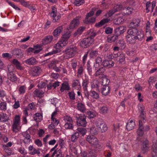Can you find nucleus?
I'll return each instance as SVG.
<instances>
[{"instance_id": "nucleus-60", "label": "nucleus", "mask_w": 157, "mask_h": 157, "mask_svg": "<svg viewBox=\"0 0 157 157\" xmlns=\"http://www.w3.org/2000/svg\"><path fill=\"white\" fill-rule=\"evenodd\" d=\"M118 44L120 45L121 48H124L125 47V43L123 40H120L118 42Z\"/></svg>"}, {"instance_id": "nucleus-3", "label": "nucleus", "mask_w": 157, "mask_h": 157, "mask_svg": "<svg viewBox=\"0 0 157 157\" xmlns=\"http://www.w3.org/2000/svg\"><path fill=\"white\" fill-rule=\"evenodd\" d=\"M96 124L98 129L101 132H105L107 130V127L106 124L101 120L98 119L97 121Z\"/></svg>"}, {"instance_id": "nucleus-6", "label": "nucleus", "mask_w": 157, "mask_h": 157, "mask_svg": "<svg viewBox=\"0 0 157 157\" xmlns=\"http://www.w3.org/2000/svg\"><path fill=\"white\" fill-rule=\"evenodd\" d=\"M77 122L78 126L85 127L87 122L86 120V117L84 115H82L78 117H76Z\"/></svg>"}, {"instance_id": "nucleus-44", "label": "nucleus", "mask_w": 157, "mask_h": 157, "mask_svg": "<svg viewBox=\"0 0 157 157\" xmlns=\"http://www.w3.org/2000/svg\"><path fill=\"white\" fill-rule=\"evenodd\" d=\"M109 82V81L106 78H102L101 82V85L103 86H108V85Z\"/></svg>"}, {"instance_id": "nucleus-4", "label": "nucleus", "mask_w": 157, "mask_h": 157, "mask_svg": "<svg viewBox=\"0 0 157 157\" xmlns=\"http://www.w3.org/2000/svg\"><path fill=\"white\" fill-rule=\"evenodd\" d=\"M130 28L127 31L128 34L131 36H139L140 34H142V36L141 38V39L142 40L144 37V34L143 32L141 30L139 31L137 29L135 28Z\"/></svg>"}, {"instance_id": "nucleus-58", "label": "nucleus", "mask_w": 157, "mask_h": 157, "mask_svg": "<svg viewBox=\"0 0 157 157\" xmlns=\"http://www.w3.org/2000/svg\"><path fill=\"white\" fill-rule=\"evenodd\" d=\"M70 98L71 100H74L75 99V94L74 92H69L68 93Z\"/></svg>"}, {"instance_id": "nucleus-49", "label": "nucleus", "mask_w": 157, "mask_h": 157, "mask_svg": "<svg viewBox=\"0 0 157 157\" xmlns=\"http://www.w3.org/2000/svg\"><path fill=\"white\" fill-rule=\"evenodd\" d=\"M115 12H116V11L114 10L113 8V9L110 10L107 13L105 14V16L107 17H109L111 16Z\"/></svg>"}, {"instance_id": "nucleus-62", "label": "nucleus", "mask_w": 157, "mask_h": 157, "mask_svg": "<svg viewBox=\"0 0 157 157\" xmlns=\"http://www.w3.org/2000/svg\"><path fill=\"white\" fill-rule=\"evenodd\" d=\"M113 30L112 28L108 27L105 29V32L107 34H110L112 33Z\"/></svg>"}, {"instance_id": "nucleus-21", "label": "nucleus", "mask_w": 157, "mask_h": 157, "mask_svg": "<svg viewBox=\"0 0 157 157\" xmlns=\"http://www.w3.org/2000/svg\"><path fill=\"white\" fill-rule=\"evenodd\" d=\"M72 87L78 90H80L81 86L79 81L77 79L74 80L72 83Z\"/></svg>"}, {"instance_id": "nucleus-45", "label": "nucleus", "mask_w": 157, "mask_h": 157, "mask_svg": "<svg viewBox=\"0 0 157 157\" xmlns=\"http://www.w3.org/2000/svg\"><path fill=\"white\" fill-rule=\"evenodd\" d=\"M105 69L104 68L102 67L100 68L94 74L95 76H97L98 75L102 74L104 71Z\"/></svg>"}, {"instance_id": "nucleus-39", "label": "nucleus", "mask_w": 157, "mask_h": 157, "mask_svg": "<svg viewBox=\"0 0 157 157\" xmlns=\"http://www.w3.org/2000/svg\"><path fill=\"white\" fill-rule=\"evenodd\" d=\"M12 54L16 56H21L23 55L21 49H15L12 51Z\"/></svg>"}, {"instance_id": "nucleus-34", "label": "nucleus", "mask_w": 157, "mask_h": 157, "mask_svg": "<svg viewBox=\"0 0 157 157\" xmlns=\"http://www.w3.org/2000/svg\"><path fill=\"white\" fill-rule=\"evenodd\" d=\"M9 119V117L6 114L3 113L0 114V121L2 122H6Z\"/></svg>"}, {"instance_id": "nucleus-38", "label": "nucleus", "mask_w": 157, "mask_h": 157, "mask_svg": "<svg viewBox=\"0 0 157 157\" xmlns=\"http://www.w3.org/2000/svg\"><path fill=\"white\" fill-rule=\"evenodd\" d=\"M77 108L78 110L83 112L86 110L85 105L81 103H78L77 104Z\"/></svg>"}, {"instance_id": "nucleus-63", "label": "nucleus", "mask_w": 157, "mask_h": 157, "mask_svg": "<svg viewBox=\"0 0 157 157\" xmlns=\"http://www.w3.org/2000/svg\"><path fill=\"white\" fill-rule=\"evenodd\" d=\"M5 151L6 152L8 156L10 155L13 154L12 151L10 148H6L5 149Z\"/></svg>"}, {"instance_id": "nucleus-7", "label": "nucleus", "mask_w": 157, "mask_h": 157, "mask_svg": "<svg viewBox=\"0 0 157 157\" xmlns=\"http://www.w3.org/2000/svg\"><path fill=\"white\" fill-rule=\"evenodd\" d=\"M42 71L41 68L38 66H35L29 71L30 74L33 76L39 75Z\"/></svg>"}, {"instance_id": "nucleus-53", "label": "nucleus", "mask_w": 157, "mask_h": 157, "mask_svg": "<svg viewBox=\"0 0 157 157\" xmlns=\"http://www.w3.org/2000/svg\"><path fill=\"white\" fill-rule=\"evenodd\" d=\"M95 21V18L94 17H91L88 19H86L85 23L86 24L94 22Z\"/></svg>"}, {"instance_id": "nucleus-1", "label": "nucleus", "mask_w": 157, "mask_h": 157, "mask_svg": "<svg viewBox=\"0 0 157 157\" xmlns=\"http://www.w3.org/2000/svg\"><path fill=\"white\" fill-rule=\"evenodd\" d=\"M70 36L71 32L70 31H68L65 32L62 35L61 40L55 45L54 48L60 49L66 45Z\"/></svg>"}, {"instance_id": "nucleus-15", "label": "nucleus", "mask_w": 157, "mask_h": 157, "mask_svg": "<svg viewBox=\"0 0 157 157\" xmlns=\"http://www.w3.org/2000/svg\"><path fill=\"white\" fill-rule=\"evenodd\" d=\"M143 128L144 126L142 124V121L141 120H139V127L137 131L138 136H141L143 135L144 133V131L143 130Z\"/></svg>"}, {"instance_id": "nucleus-61", "label": "nucleus", "mask_w": 157, "mask_h": 157, "mask_svg": "<svg viewBox=\"0 0 157 157\" xmlns=\"http://www.w3.org/2000/svg\"><path fill=\"white\" fill-rule=\"evenodd\" d=\"M120 127V125L119 124H114V131H115V132H118L119 131Z\"/></svg>"}, {"instance_id": "nucleus-22", "label": "nucleus", "mask_w": 157, "mask_h": 157, "mask_svg": "<svg viewBox=\"0 0 157 157\" xmlns=\"http://www.w3.org/2000/svg\"><path fill=\"white\" fill-rule=\"evenodd\" d=\"M135 123L133 121L129 120L126 125V128L128 130L132 129L135 126Z\"/></svg>"}, {"instance_id": "nucleus-32", "label": "nucleus", "mask_w": 157, "mask_h": 157, "mask_svg": "<svg viewBox=\"0 0 157 157\" xmlns=\"http://www.w3.org/2000/svg\"><path fill=\"white\" fill-rule=\"evenodd\" d=\"M13 63L16 66L17 69L22 70L23 69V68L21 66L20 63L16 59H14L13 61Z\"/></svg>"}, {"instance_id": "nucleus-18", "label": "nucleus", "mask_w": 157, "mask_h": 157, "mask_svg": "<svg viewBox=\"0 0 157 157\" xmlns=\"http://www.w3.org/2000/svg\"><path fill=\"white\" fill-rule=\"evenodd\" d=\"M116 60L117 63L123 64L125 62V57L123 54H120L117 57Z\"/></svg>"}, {"instance_id": "nucleus-10", "label": "nucleus", "mask_w": 157, "mask_h": 157, "mask_svg": "<svg viewBox=\"0 0 157 157\" xmlns=\"http://www.w3.org/2000/svg\"><path fill=\"white\" fill-rule=\"evenodd\" d=\"M149 147V142L148 141L146 140L144 141L142 143L141 147V150L142 152L144 154L148 150Z\"/></svg>"}, {"instance_id": "nucleus-8", "label": "nucleus", "mask_w": 157, "mask_h": 157, "mask_svg": "<svg viewBox=\"0 0 157 157\" xmlns=\"http://www.w3.org/2000/svg\"><path fill=\"white\" fill-rule=\"evenodd\" d=\"M11 67V66L8 67V78L12 82H14L16 81L17 80V78L13 74V71L11 69H10V68Z\"/></svg>"}, {"instance_id": "nucleus-43", "label": "nucleus", "mask_w": 157, "mask_h": 157, "mask_svg": "<svg viewBox=\"0 0 157 157\" xmlns=\"http://www.w3.org/2000/svg\"><path fill=\"white\" fill-rule=\"evenodd\" d=\"M124 21V19L121 17H119L114 19V22L116 25H118L122 24Z\"/></svg>"}, {"instance_id": "nucleus-19", "label": "nucleus", "mask_w": 157, "mask_h": 157, "mask_svg": "<svg viewBox=\"0 0 157 157\" xmlns=\"http://www.w3.org/2000/svg\"><path fill=\"white\" fill-rule=\"evenodd\" d=\"M110 88L109 86H103L101 90L102 94L106 96L108 95L110 92Z\"/></svg>"}, {"instance_id": "nucleus-9", "label": "nucleus", "mask_w": 157, "mask_h": 157, "mask_svg": "<svg viewBox=\"0 0 157 157\" xmlns=\"http://www.w3.org/2000/svg\"><path fill=\"white\" fill-rule=\"evenodd\" d=\"M90 38H85L83 39L80 43L82 47L86 48L90 46L91 44Z\"/></svg>"}, {"instance_id": "nucleus-36", "label": "nucleus", "mask_w": 157, "mask_h": 157, "mask_svg": "<svg viewBox=\"0 0 157 157\" xmlns=\"http://www.w3.org/2000/svg\"><path fill=\"white\" fill-rule=\"evenodd\" d=\"M74 123H66L64 124V127L66 129L73 130L74 128Z\"/></svg>"}, {"instance_id": "nucleus-25", "label": "nucleus", "mask_w": 157, "mask_h": 157, "mask_svg": "<svg viewBox=\"0 0 157 157\" xmlns=\"http://www.w3.org/2000/svg\"><path fill=\"white\" fill-rule=\"evenodd\" d=\"M110 20L108 18L104 19L98 23H96L95 26L97 27H99L102 26L104 24L108 23Z\"/></svg>"}, {"instance_id": "nucleus-17", "label": "nucleus", "mask_w": 157, "mask_h": 157, "mask_svg": "<svg viewBox=\"0 0 157 157\" xmlns=\"http://www.w3.org/2000/svg\"><path fill=\"white\" fill-rule=\"evenodd\" d=\"M79 24V20L78 17L74 19L71 22L70 24V29H73Z\"/></svg>"}, {"instance_id": "nucleus-2", "label": "nucleus", "mask_w": 157, "mask_h": 157, "mask_svg": "<svg viewBox=\"0 0 157 157\" xmlns=\"http://www.w3.org/2000/svg\"><path fill=\"white\" fill-rule=\"evenodd\" d=\"M76 51L77 48L73 45L68 47L65 50L64 58L67 59L73 57L75 55Z\"/></svg>"}, {"instance_id": "nucleus-56", "label": "nucleus", "mask_w": 157, "mask_h": 157, "mask_svg": "<svg viewBox=\"0 0 157 157\" xmlns=\"http://www.w3.org/2000/svg\"><path fill=\"white\" fill-rule=\"evenodd\" d=\"M58 61L56 60L52 61L49 64L48 67L49 68H53L54 67L56 66V63H58Z\"/></svg>"}, {"instance_id": "nucleus-52", "label": "nucleus", "mask_w": 157, "mask_h": 157, "mask_svg": "<svg viewBox=\"0 0 157 157\" xmlns=\"http://www.w3.org/2000/svg\"><path fill=\"white\" fill-rule=\"evenodd\" d=\"M116 12L122 9V6L121 5H117L115 6L113 8Z\"/></svg>"}, {"instance_id": "nucleus-57", "label": "nucleus", "mask_w": 157, "mask_h": 157, "mask_svg": "<svg viewBox=\"0 0 157 157\" xmlns=\"http://www.w3.org/2000/svg\"><path fill=\"white\" fill-rule=\"evenodd\" d=\"M6 103L5 102L0 103V108L2 110H5L6 109Z\"/></svg>"}, {"instance_id": "nucleus-64", "label": "nucleus", "mask_w": 157, "mask_h": 157, "mask_svg": "<svg viewBox=\"0 0 157 157\" xmlns=\"http://www.w3.org/2000/svg\"><path fill=\"white\" fill-rule=\"evenodd\" d=\"M153 151L155 153H157V144L155 142L154 143L152 146Z\"/></svg>"}, {"instance_id": "nucleus-14", "label": "nucleus", "mask_w": 157, "mask_h": 157, "mask_svg": "<svg viewBox=\"0 0 157 157\" xmlns=\"http://www.w3.org/2000/svg\"><path fill=\"white\" fill-rule=\"evenodd\" d=\"M102 65L105 67L110 68L113 67L114 63L111 60H105L102 62Z\"/></svg>"}, {"instance_id": "nucleus-26", "label": "nucleus", "mask_w": 157, "mask_h": 157, "mask_svg": "<svg viewBox=\"0 0 157 157\" xmlns=\"http://www.w3.org/2000/svg\"><path fill=\"white\" fill-rule=\"evenodd\" d=\"M85 28L84 27H80L78 28L77 31L74 33V36H78L80 35L85 30Z\"/></svg>"}, {"instance_id": "nucleus-46", "label": "nucleus", "mask_w": 157, "mask_h": 157, "mask_svg": "<svg viewBox=\"0 0 157 157\" xmlns=\"http://www.w3.org/2000/svg\"><path fill=\"white\" fill-rule=\"evenodd\" d=\"M108 110V109L105 106H103L101 107L100 108V112L102 114H105L107 113Z\"/></svg>"}, {"instance_id": "nucleus-41", "label": "nucleus", "mask_w": 157, "mask_h": 157, "mask_svg": "<svg viewBox=\"0 0 157 157\" xmlns=\"http://www.w3.org/2000/svg\"><path fill=\"white\" fill-rule=\"evenodd\" d=\"M77 132L79 133L82 136L84 135L86 132V129L84 128H78L77 129Z\"/></svg>"}, {"instance_id": "nucleus-54", "label": "nucleus", "mask_w": 157, "mask_h": 157, "mask_svg": "<svg viewBox=\"0 0 157 157\" xmlns=\"http://www.w3.org/2000/svg\"><path fill=\"white\" fill-rule=\"evenodd\" d=\"M90 132L92 134L96 135L98 134V132L96 128L94 127H92L90 128Z\"/></svg>"}, {"instance_id": "nucleus-27", "label": "nucleus", "mask_w": 157, "mask_h": 157, "mask_svg": "<svg viewBox=\"0 0 157 157\" xmlns=\"http://www.w3.org/2000/svg\"><path fill=\"white\" fill-rule=\"evenodd\" d=\"M35 96L38 97L40 98L42 97V95L43 94L44 92L40 89H36L33 92Z\"/></svg>"}, {"instance_id": "nucleus-28", "label": "nucleus", "mask_w": 157, "mask_h": 157, "mask_svg": "<svg viewBox=\"0 0 157 157\" xmlns=\"http://www.w3.org/2000/svg\"><path fill=\"white\" fill-rule=\"evenodd\" d=\"M97 153L94 149H89L88 150L87 153V157H96Z\"/></svg>"}, {"instance_id": "nucleus-29", "label": "nucleus", "mask_w": 157, "mask_h": 157, "mask_svg": "<svg viewBox=\"0 0 157 157\" xmlns=\"http://www.w3.org/2000/svg\"><path fill=\"white\" fill-rule=\"evenodd\" d=\"M63 29L62 26H60L56 29L53 32V35L54 36H58L62 30Z\"/></svg>"}, {"instance_id": "nucleus-59", "label": "nucleus", "mask_w": 157, "mask_h": 157, "mask_svg": "<svg viewBox=\"0 0 157 157\" xmlns=\"http://www.w3.org/2000/svg\"><path fill=\"white\" fill-rule=\"evenodd\" d=\"M88 81L87 79H85L83 81L82 83V86L84 89H87Z\"/></svg>"}, {"instance_id": "nucleus-23", "label": "nucleus", "mask_w": 157, "mask_h": 157, "mask_svg": "<svg viewBox=\"0 0 157 157\" xmlns=\"http://www.w3.org/2000/svg\"><path fill=\"white\" fill-rule=\"evenodd\" d=\"M23 135L24 137L23 140V142L25 144L29 143L30 141V136L27 132H24L23 133Z\"/></svg>"}, {"instance_id": "nucleus-37", "label": "nucleus", "mask_w": 157, "mask_h": 157, "mask_svg": "<svg viewBox=\"0 0 157 157\" xmlns=\"http://www.w3.org/2000/svg\"><path fill=\"white\" fill-rule=\"evenodd\" d=\"M79 137V133L77 132H76L71 136V140L72 142H75L76 141Z\"/></svg>"}, {"instance_id": "nucleus-33", "label": "nucleus", "mask_w": 157, "mask_h": 157, "mask_svg": "<svg viewBox=\"0 0 157 157\" xmlns=\"http://www.w3.org/2000/svg\"><path fill=\"white\" fill-rule=\"evenodd\" d=\"M98 91L96 92L94 90H91L90 92V95L93 98L98 99L99 98V94L98 93Z\"/></svg>"}, {"instance_id": "nucleus-20", "label": "nucleus", "mask_w": 157, "mask_h": 157, "mask_svg": "<svg viewBox=\"0 0 157 157\" xmlns=\"http://www.w3.org/2000/svg\"><path fill=\"white\" fill-rule=\"evenodd\" d=\"M36 59L33 57L27 59L25 61V62L26 64L29 65H35L36 64Z\"/></svg>"}, {"instance_id": "nucleus-35", "label": "nucleus", "mask_w": 157, "mask_h": 157, "mask_svg": "<svg viewBox=\"0 0 157 157\" xmlns=\"http://www.w3.org/2000/svg\"><path fill=\"white\" fill-rule=\"evenodd\" d=\"M96 144L94 145L95 148L94 150L98 153L102 149L103 145L102 144H100L98 141L97 142V144Z\"/></svg>"}, {"instance_id": "nucleus-55", "label": "nucleus", "mask_w": 157, "mask_h": 157, "mask_svg": "<svg viewBox=\"0 0 157 157\" xmlns=\"http://www.w3.org/2000/svg\"><path fill=\"white\" fill-rule=\"evenodd\" d=\"M98 54V52L97 51H92L89 55L90 57L93 58L94 56H96Z\"/></svg>"}, {"instance_id": "nucleus-13", "label": "nucleus", "mask_w": 157, "mask_h": 157, "mask_svg": "<svg viewBox=\"0 0 157 157\" xmlns=\"http://www.w3.org/2000/svg\"><path fill=\"white\" fill-rule=\"evenodd\" d=\"M126 28L124 26H120L116 28L114 30L115 35H120L123 34L126 30Z\"/></svg>"}, {"instance_id": "nucleus-16", "label": "nucleus", "mask_w": 157, "mask_h": 157, "mask_svg": "<svg viewBox=\"0 0 157 157\" xmlns=\"http://www.w3.org/2000/svg\"><path fill=\"white\" fill-rule=\"evenodd\" d=\"M100 84L97 80L94 79L91 82V87L93 89H96L97 91L99 92V86Z\"/></svg>"}, {"instance_id": "nucleus-11", "label": "nucleus", "mask_w": 157, "mask_h": 157, "mask_svg": "<svg viewBox=\"0 0 157 157\" xmlns=\"http://www.w3.org/2000/svg\"><path fill=\"white\" fill-rule=\"evenodd\" d=\"M86 140L90 144L94 145L98 141L97 139L93 136H88L86 138Z\"/></svg>"}, {"instance_id": "nucleus-48", "label": "nucleus", "mask_w": 157, "mask_h": 157, "mask_svg": "<svg viewBox=\"0 0 157 157\" xmlns=\"http://www.w3.org/2000/svg\"><path fill=\"white\" fill-rule=\"evenodd\" d=\"M69 87L66 83H63L62 84V86L61 87L60 90L61 92H63L65 90H69Z\"/></svg>"}, {"instance_id": "nucleus-51", "label": "nucleus", "mask_w": 157, "mask_h": 157, "mask_svg": "<svg viewBox=\"0 0 157 157\" xmlns=\"http://www.w3.org/2000/svg\"><path fill=\"white\" fill-rule=\"evenodd\" d=\"M50 15L51 17H53V19L52 20L54 22H55L56 21V19L55 18L56 16V13L55 11H54V10H53L52 11L51 13H50Z\"/></svg>"}, {"instance_id": "nucleus-42", "label": "nucleus", "mask_w": 157, "mask_h": 157, "mask_svg": "<svg viewBox=\"0 0 157 157\" xmlns=\"http://www.w3.org/2000/svg\"><path fill=\"white\" fill-rule=\"evenodd\" d=\"M63 120L66 123L71 122L74 123V121L72 118L69 116H65L63 117Z\"/></svg>"}, {"instance_id": "nucleus-12", "label": "nucleus", "mask_w": 157, "mask_h": 157, "mask_svg": "<svg viewBox=\"0 0 157 157\" xmlns=\"http://www.w3.org/2000/svg\"><path fill=\"white\" fill-rule=\"evenodd\" d=\"M140 20L139 19H134L132 20L128 25L130 28H136L139 26L140 23Z\"/></svg>"}, {"instance_id": "nucleus-40", "label": "nucleus", "mask_w": 157, "mask_h": 157, "mask_svg": "<svg viewBox=\"0 0 157 157\" xmlns=\"http://www.w3.org/2000/svg\"><path fill=\"white\" fill-rule=\"evenodd\" d=\"M70 148L71 151L73 152L75 155L77 154L78 152L77 147L75 146L73 144H71L70 145Z\"/></svg>"}, {"instance_id": "nucleus-24", "label": "nucleus", "mask_w": 157, "mask_h": 157, "mask_svg": "<svg viewBox=\"0 0 157 157\" xmlns=\"http://www.w3.org/2000/svg\"><path fill=\"white\" fill-rule=\"evenodd\" d=\"M53 39V36L51 35L47 36L42 40V44L43 45L46 44L50 43Z\"/></svg>"}, {"instance_id": "nucleus-30", "label": "nucleus", "mask_w": 157, "mask_h": 157, "mask_svg": "<svg viewBox=\"0 0 157 157\" xmlns=\"http://www.w3.org/2000/svg\"><path fill=\"white\" fill-rule=\"evenodd\" d=\"M102 59L100 57H98L95 59V63L94 66L96 68H98L99 66L102 65Z\"/></svg>"}, {"instance_id": "nucleus-50", "label": "nucleus", "mask_w": 157, "mask_h": 157, "mask_svg": "<svg viewBox=\"0 0 157 157\" xmlns=\"http://www.w3.org/2000/svg\"><path fill=\"white\" fill-rule=\"evenodd\" d=\"M56 48V49L52 51L51 52H50L47 53L45 54H44L43 56L44 57H46L48 56H49L53 55L54 54H56L57 53L59 52V50H57L58 49Z\"/></svg>"}, {"instance_id": "nucleus-31", "label": "nucleus", "mask_w": 157, "mask_h": 157, "mask_svg": "<svg viewBox=\"0 0 157 157\" xmlns=\"http://www.w3.org/2000/svg\"><path fill=\"white\" fill-rule=\"evenodd\" d=\"M42 116L39 113H36L33 116L34 120L37 122L40 121L42 119Z\"/></svg>"}, {"instance_id": "nucleus-5", "label": "nucleus", "mask_w": 157, "mask_h": 157, "mask_svg": "<svg viewBox=\"0 0 157 157\" xmlns=\"http://www.w3.org/2000/svg\"><path fill=\"white\" fill-rule=\"evenodd\" d=\"M142 36V34L138 36H131L128 34L126 36L127 42L131 44H134L136 42V40L138 39L139 40H141V37Z\"/></svg>"}, {"instance_id": "nucleus-47", "label": "nucleus", "mask_w": 157, "mask_h": 157, "mask_svg": "<svg viewBox=\"0 0 157 157\" xmlns=\"http://www.w3.org/2000/svg\"><path fill=\"white\" fill-rule=\"evenodd\" d=\"M124 10H125L126 13L128 14H131L133 10V8L129 6L124 7Z\"/></svg>"}]
</instances>
